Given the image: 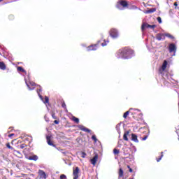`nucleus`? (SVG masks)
<instances>
[{"instance_id": "nucleus-1", "label": "nucleus", "mask_w": 179, "mask_h": 179, "mask_svg": "<svg viewBox=\"0 0 179 179\" xmlns=\"http://www.w3.org/2000/svg\"><path fill=\"white\" fill-rule=\"evenodd\" d=\"M131 57H134V50L132 49L124 48L119 50V57L129 59Z\"/></svg>"}, {"instance_id": "nucleus-2", "label": "nucleus", "mask_w": 179, "mask_h": 179, "mask_svg": "<svg viewBox=\"0 0 179 179\" xmlns=\"http://www.w3.org/2000/svg\"><path fill=\"white\" fill-rule=\"evenodd\" d=\"M130 113H131V115H133V118L138 121V116L141 115V110L138 109H132L130 110Z\"/></svg>"}, {"instance_id": "nucleus-3", "label": "nucleus", "mask_w": 179, "mask_h": 179, "mask_svg": "<svg viewBox=\"0 0 179 179\" xmlns=\"http://www.w3.org/2000/svg\"><path fill=\"white\" fill-rule=\"evenodd\" d=\"M109 35L110 36V37H112V38H118V30L112 28L110 31H109Z\"/></svg>"}, {"instance_id": "nucleus-4", "label": "nucleus", "mask_w": 179, "mask_h": 179, "mask_svg": "<svg viewBox=\"0 0 179 179\" xmlns=\"http://www.w3.org/2000/svg\"><path fill=\"white\" fill-rule=\"evenodd\" d=\"M128 1L125 0H122L119 2V3L117 4L116 7L117 9H121L120 6H122V8H128Z\"/></svg>"}, {"instance_id": "nucleus-5", "label": "nucleus", "mask_w": 179, "mask_h": 179, "mask_svg": "<svg viewBox=\"0 0 179 179\" xmlns=\"http://www.w3.org/2000/svg\"><path fill=\"white\" fill-rule=\"evenodd\" d=\"M156 29V24H153V25H150L148 23H143V24L141 25V30L142 31H145V29Z\"/></svg>"}, {"instance_id": "nucleus-6", "label": "nucleus", "mask_w": 179, "mask_h": 179, "mask_svg": "<svg viewBox=\"0 0 179 179\" xmlns=\"http://www.w3.org/2000/svg\"><path fill=\"white\" fill-rule=\"evenodd\" d=\"M100 43V41H98L97 43L91 45L87 48V51H96L97 48H99V43Z\"/></svg>"}, {"instance_id": "nucleus-7", "label": "nucleus", "mask_w": 179, "mask_h": 179, "mask_svg": "<svg viewBox=\"0 0 179 179\" xmlns=\"http://www.w3.org/2000/svg\"><path fill=\"white\" fill-rule=\"evenodd\" d=\"M167 64H168L167 61L164 60L163 64H162V66L159 69V75L163 74V72H164V71H166V69L167 68Z\"/></svg>"}, {"instance_id": "nucleus-8", "label": "nucleus", "mask_w": 179, "mask_h": 179, "mask_svg": "<svg viewBox=\"0 0 179 179\" xmlns=\"http://www.w3.org/2000/svg\"><path fill=\"white\" fill-rule=\"evenodd\" d=\"M79 173H80V169L77 166L73 169V178H79Z\"/></svg>"}, {"instance_id": "nucleus-9", "label": "nucleus", "mask_w": 179, "mask_h": 179, "mask_svg": "<svg viewBox=\"0 0 179 179\" xmlns=\"http://www.w3.org/2000/svg\"><path fill=\"white\" fill-rule=\"evenodd\" d=\"M169 52H177V46L174 43H170L169 46Z\"/></svg>"}, {"instance_id": "nucleus-10", "label": "nucleus", "mask_w": 179, "mask_h": 179, "mask_svg": "<svg viewBox=\"0 0 179 179\" xmlns=\"http://www.w3.org/2000/svg\"><path fill=\"white\" fill-rule=\"evenodd\" d=\"M150 131L146 129L143 132V137H141V141H146L149 138Z\"/></svg>"}, {"instance_id": "nucleus-11", "label": "nucleus", "mask_w": 179, "mask_h": 179, "mask_svg": "<svg viewBox=\"0 0 179 179\" xmlns=\"http://www.w3.org/2000/svg\"><path fill=\"white\" fill-rule=\"evenodd\" d=\"M97 160H99V155L96 154L92 159H90V163L93 166H96L97 163Z\"/></svg>"}, {"instance_id": "nucleus-12", "label": "nucleus", "mask_w": 179, "mask_h": 179, "mask_svg": "<svg viewBox=\"0 0 179 179\" xmlns=\"http://www.w3.org/2000/svg\"><path fill=\"white\" fill-rule=\"evenodd\" d=\"M156 38L158 41H162V40H166L165 34L159 33L156 35Z\"/></svg>"}, {"instance_id": "nucleus-13", "label": "nucleus", "mask_w": 179, "mask_h": 179, "mask_svg": "<svg viewBox=\"0 0 179 179\" xmlns=\"http://www.w3.org/2000/svg\"><path fill=\"white\" fill-rule=\"evenodd\" d=\"M38 174L40 178L47 179L48 176L45 173V172H44V171L40 169L38 172Z\"/></svg>"}, {"instance_id": "nucleus-14", "label": "nucleus", "mask_w": 179, "mask_h": 179, "mask_svg": "<svg viewBox=\"0 0 179 179\" xmlns=\"http://www.w3.org/2000/svg\"><path fill=\"white\" fill-rule=\"evenodd\" d=\"M26 85L29 90H34V86H36L34 82H29V83H27V82H26Z\"/></svg>"}, {"instance_id": "nucleus-15", "label": "nucleus", "mask_w": 179, "mask_h": 179, "mask_svg": "<svg viewBox=\"0 0 179 179\" xmlns=\"http://www.w3.org/2000/svg\"><path fill=\"white\" fill-rule=\"evenodd\" d=\"M38 87L39 88L36 90V93L38 94V96L40 97L41 100H43V96H41V94L43 92V88L40 85H38Z\"/></svg>"}, {"instance_id": "nucleus-16", "label": "nucleus", "mask_w": 179, "mask_h": 179, "mask_svg": "<svg viewBox=\"0 0 179 179\" xmlns=\"http://www.w3.org/2000/svg\"><path fill=\"white\" fill-rule=\"evenodd\" d=\"M78 127L79 129H80V131H83L84 132H87L88 134L90 133V129L86 128L83 125H78Z\"/></svg>"}, {"instance_id": "nucleus-17", "label": "nucleus", "mask_w": 179, "mask_h": 179, "mask_svg": "<svg viewBox=\"0 0 179 179\" xmlns=\"http://www.w3.org/2000/svg\"><path fill=\"white\" fill-rule=\"evenodd\" d=\"M46 141H47L48 144L50 146L55 147V145L52 143V141H51V136H47V137H46Z\"/></svg>"}, {"instance_id": "nucleus-18", "label": "nucleus", "mask_w": 179, "mask_h": 179, "mask_svg": "<svg viewBox=\"0 0 179 179\" xmlns=\"http://www.w3.org/2000/svg\"><path fill=\"white\" fill-rule=\"evenodd\" d=\"M131 141L138 143L139 142V140H138V136L135 134H131Z\"/></svg>"}, {"instance_id": "nucleus-19", "label": "nucleus", "mask_w": 179, "mask_h": 179, "mask_svg": "<svg viewBox=\"0 0 179 179\" xmlns=\"http://www.w3.org/2000/svg\"><path fill=\"white\" fill-rule=\"evenodd\" d=\"M28 160H34V162H37V160H38V157L37 155L29 156Z\"/></svg>"}, {"instance_id": "nucleus-20", "label": "nucleus", "mask_w": 179, "mask_h": 179, "mask_svg": "<svg viewBox=\"0 0 179 179\" xmlns=\"http://www.w3.org/2000/svg\"><path fill=\"white\" fill-rule=\"evenodd\" d=\"M128 135H129V131H125L123 135V139H124V141H126L127 142H128V141H129Z\"/></svg>"}, {"instance_id": "nucleus-21", "label": "nucleus", "mask_w": 179, "mask_h": 179, "mask_svg": "<svg viewBox=\"0 0 179 179\" xmlns=\"http://www.w3.org/2000/svg\"><path fill=\"white\" fill-rule=\"evenodd\" d=\"M0 69L2 71H5V69H6V65L3 62H0Z\"/></svg>"}, {"instance_id": "nucleus-22", "label": "nucleus", "mask_w": 179, "mask_h": 179, "mask_svg": "<svg viewBox=\"0 0 179 179\" xmlns=\"http://www.w3.org/2000/svg\"><path fill=\"white\" fill-rule=\"evenodd\" d=\"M132 111V108H130L129 110L126 111L123 115V118L127 119L128 115H129V113H131Z\"/></svg>"}, {"instance_id": "nucleus-23", "label": "nucleus", "mask_w": 179, "mask_h": 179, "mask_svg": "<svg viewBox=\"0 0 179 179\" xmlns=\"http://www.w3.org/2000/svg\"><path fill=\"white\" fill-rule=\"evenodd\" d=\"M17 71H18V72H22L23 73H26V70H24V69H23V67L22 66H17Z\"/></svg>"}, {"instance_id": "nucleus-24", "label": "nucleus", "mask_w": 179, "mask_h": 179, "mask_svg": "<svg viewBox=\"0 0 179 179\" xmlns=\"http://www.w3.org/2000/svg\"><path fill=\"white\" fill-rule=\"evenodd\" d=\"M42 101H43V103L45 104H48V103H50V98H48V96H45V100H42Z\"/></svg>"}, {"instance_id": "nucleus-25", "label": "nucleus", "mask_w": 179, "mask_h": 179, "mask_svg": "<svg viewBox=\"0 0 179 179\" xmlns=\"http://www.w3.org/2000/svg\"><path fill=\"white\" fill-rule=\"evenodd\" d=\"M123 153H124V156H126V157H128V156L131 155L129 152H128V149H124Z\"/></svg>"}, {"instance_id": "nucleus-26", "label": "nucleus", "mask_w": 179, "mask_h": 179, "mask_svg": "<svg viewBox=\"0 0 179 179\" xmlns=\"http://www.w3.org/2000/svg\"><path fill=\"white\" fill-rule=\"evenodd\" d=\"M119 177L121 178V177H124V171L122 170V169H119Z\"/></svg>"}, {"instance_id": "nucleus-27", "label": "nucleus", "mask_w": 179, "mask_h": 179, "mask_svg": "<svg viewBox=\"0 0 179 179\" xmlns=\"http://www.w3.org/2000/svg\"><path fill=\"white\" fill-rule=\"evenodd\" d=\"M72 121H73L76 124H79V118H78V117H76L75 116L72 117Z\"/></svg>"}, {"instance_id": "nucleus-28", "label": "nucleus", "mask_w": 179, "mask_h": 179, "mask_svg": "<svg viewBox=\"0 0 179 179\" xmlns=\"http://www.w3.org/2000/svg\"><path fill=\"white\" fill-rule=\"evenodd\" d=\"M165 37H168L169 38H171V40H174V36H173V35L166 33L165 34Z\"/></svg>"}, {"instance_id": "nucleus-29", "label": "nucleus", "mask_w": 179, "mask_h": 179, "mask_svg": "<svg viewBox=\"0 0 179 179\" xmlns=\"http://www.w3.org/2000/svg\"><path fill=\"white\" fill-rule=\"evenodd\" d=\"M163 156H164L163 152H162L160 156L158 158H157V162H160V160H162V159H163Z\"/></svg>"}, {"instance_id": "nucleus-30", "label": "nucleus", "mask_w": 179, "mask_h": 179, "mask_svg": "<svg viewBox=\"0 0 179 179\" xmlns=\"http://www.w3.org/2000/svg\"><path fill=\"white\" fill-rule=\"evenodd\" d=\"M113 153H114V155H120V150L115 148L113 150Z\"/></svg>"}, {"instance_id": "nucleus-31", "label": "nucleus", "mask_w": 179, "mask_h": 179, "mask_svg": "<svg viewBox=\"0 0 179 179\" xmlns=\"http://www.w3.org/2000/svg\"><path fill=\"white\" fill-rule=\"evenodd\" d=\"M62 107L64 109L66 110V104L65 103V101H62Z\"/></svg>"}, {"instance_id": "nucleus-32", "label": "nucleus", "mask_w": 179, "mask_h": 179, "mask_svg": "<svg viewBox=\"0 0 179 179\" xmlns=\"http://www.w3.org/2000/svg\"><path fill=\"white\" fill-rule=\"evenodd\" d=\"M6 148H8V149L13 150V147L10 146V143H7L6 144Z\"/></svg>"}, {"instance_id": "nucleus-33", "label": "nucleus", "mask_w": 179, "mask_h": 179, "mask_svg": "<svg viewBox=\"0 0 179 179\" xmlns=\"http://www.w3.org/2000/svg\"><path fill=\"white\" fill-rule=\"evenodd\" d=\"M155 10H156V8H152L148 10V13H153V12H155Z\"/></svg>"}, {"instance_id": "nucleus-34", "label": "nucleus", "mask_w": 179, "mask_h": 179, "mask_svg": "<svg viewBox=\"0 0 179 179\" xmlns=\"http://www.w3.org/2000/svg\"><path fill=\"white\" fill-rule=\"evenodd\" d=\"M92 139L94 141V142H97V138L96 137V135H93L92 136Z\"/></svg>"}, {"instance_id": "nucleus-35", "label": "nucleus", "mask_w": 179, "mask_h": 179, "mask_svg": "<svg viewBox=\"0 0 179 179\" xmlns=\"http://www.w3.org/2000/svg\"><path fill=\"white\" fill-rule=\"evenodd\" d=\"M8 19L9 20H13V19H15V16L13 15H10L8 16Z\"/></svg>"}, {"instance_id": "nucleus-36", "label": "nucleus", "mask_w": 179, "mask_h": 179, "mask_svg": "<svg viewBox=\"0 0 179 179\" xmlns=\"http://www.w3.org/2000/svg\"><path fill=\"white\" fill-rule=\"evenodd\" d=\"M81 157H82L83 159H85V157H86V152H83L81 153Z\"/></svg>"}, {"instance_id": "nucleus-37", "label": "nucleus", "mask_w": 179, "mask_h": 179, "mask_svg": "<svg viewBox=\"0 0 179 179\" xmlns=\"http://www.w3.org/2000/svg\"><path fill=\"white\" fill-rule=\"evenodd\" d=\"M20 149H24V148H26V144L23 143L20 145Z\"/></svg>"}, {"instance_id": "nucleus-38", "label": "nucleus", "mask_w": 179, "mask_h": 179, "mask_svg": "<svg viewBox=\"0 0 179 179\" xmlns=\"http://www.w3.org/2000/svg\"><path fill=\"white\" fill-rule=\"evenodd\" d=\"M102 47H106L107 45V41L106 40L103 41V43H101Z\"/></svg>"}, {"instance_id": "nucleus-39", "label": "nucleus", "mask_w": 179, "mask_h": 179, "mask_svg": "<svg viewBox=\"0 0 179 179\" xmlns=\"http://www.w3.org/2000/svg\"><path fill=\"white\" fill-rule=\"evenodd\" d=\"M60 179H66V176L62 174L60 176Z\"/></svg>"}, {"instance_id": "nucleus-40", "label": "nucleus", "mask_w": 179, "mask_h": 179, "mask_svg": "<svg viewBox=\"0 0 179 179\" xmlns=\"http://www.w3.org/2000/svg\"><path fill=\"white\" fill-rule=\"evenodd\" d=\"M157 20L158 23H162V17H158L157 18Z\"/></svg>"}, {"instance_id": "nucleus-41", "label": "nucleus", "mask_w": 179, "mask_h": 179, "mask_svg": "<svg viewBox=\"0 0 179 179\" xmlns=\"http://www.w3.org/2000/svg\"><path fill=\"white\" fill-rule=\"evenodd\" d=\"M52 117L54 120H57V118H58V117H57V116H55V113H52Z\"/></svg>"}, {"instance_id": "nucleus-42", "label": "nucleus", "mask_w": 179, "mask_h": 179, "mask_svg": "<svg viewBox=\"0 0 179 179\" xmlns=\"http://www.w3.org/2000/svg\"><path fill=\"white\" fill-rule=\"evenodd\" d=\"M54 124H55L56 125H58V124H59V120H55Z\"/></svg>"}, {"instance_id": "nucleus-43", "label": "nucleus", "mask_w": 179, "mask_h": 179, "mask_svg": "<svg viewBox=\"0 0 179 179\" xmlns=\"http://www.w3.org/2000/svg\"><path fill=\"white\" fill-rule=\"evenodd\" d=\"M128 169H129V171L130 173H132L133 170L131 169V166H129V165L127 166Z\"/></svg>"}, {"instance_id": "nucleus-44", "label": "nucleus", "mask_w": 179, "mask_h": 179, "mask_svg": "<svg viewBox=\"0 0 179 179\" xmlns=\"http://www.w3.org/2000/svg\"><path fill=\"white\" fill-rule=\"evenodd\" d=\"M12 136H15V134H10L8 135V138H12Z\"/></svg>"}, {"instance_id": "nucleus-45", "label": "nucleus", "mask_w": 179, "mask_h": 179, "mask_svg": "<svg viewBox=\"0 0 179 179\" xmlns=\"http://www.w3.org/2000/svg\"><path fill=\"white\" fill-rule=\"evenodd\" d=\"M173 5H174V6H178V3L177 2H175V3H173Z\"/></svg>"}, {"instance_id": "nucleus-46", "label": "nucleus", "mask_w": 179, "mask_h": 179, "mask_svg": "<svg viewBox=\"0 0 179 179\" xmlns=\"http://www.w3.org/2000/svg\"><path fill=\"white\" fill-rule=\"evenodd\" d=\"M78 178H73V179H78Z\"/></svg>"}, {"instance_id": "nucleus-47", "label": "nucleus", "mask_w": 179, "mask_h": 179, "mask_svg": "<svg viewBox=\"0 0 179 179\" xmlns=\"http://www.w3.org/2000/svg\"><path fill=\"white\" fill-rule=\"evenodd\" d=\"M3 0H0V2H2Z\"/></svg>"}, {"instance_id": "nucleus-48", "label": "nucleus", "mask_w": 179, "mask_h": 179, "mask_svg": "<svg viewBox=\"0 0 179 179\" xmlns=\"http://www.w3.org/2000/svg\"><path fill=\"white\" fill-rule=\"evenodd\" d=\"M130 179H134V178H130Z\"/></svg>"}]
</instances>
